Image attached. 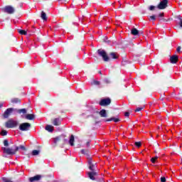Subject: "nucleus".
<instances>
[{
  "label": "nucleus",
  "mask_w": 182,
  "mask_h": 182,
  "mask_svg": "<svg viewBox=\"0 0 182 182\" xmlns=\"http://www.w3.org/2000/svg\"><path fill=\"white\" fill-rule=\"evenodd\" d=\"M167 4H168V1L167 0L161 1L158 5L159 9H166V8H167Z\"/></svg>",
  "instance_id": "nucleus-5"
},
{
  "label": "nucleus",
  "mask_w": 182,
  "mask_h": 182,
  "mask_svg": "<svg viewBox=\"0 0 182 182\" xmlns=\"http://www.w3.org/2000/svg\"><path fill=\"white\" fill-rule=\"evenodd\" d=\"M74 141H75V136L73 135H71L69 140V144L70 146H74Z\"/></svg>",
  "instance_id": "nucleus-16"
},
{
  "label": "nucleus",
  "mask_w": 182,
  "mask_h": 182,
  "mask_svg": "<svg viewBox=\"0 0 182 182\" xmlns=\"http://www.w3.org/2000/svg\"><path fill=\"white\" fill-rule=\"evenodd\" d=\"M2 106H4L3 103H0V107H2Z\"/></svg>",
  "instance_id": "nucleus-42"
},
{
  "label": "nucleus",
  "mask_w": 182,
  "mask_h": 182,
  "mask_svg": "<svg viewBox=\"0 0 182 182\" xmlns=\"http://www.w3.org/2000/svg\"><path fill=\"white\" fill-rule=\"evenodd\" d=\"M46 130H47V132H50V133H51L52 132H53V127L51 125H47L46 127Z\"/></svg>",
  "instance_id": "nucleus-17"
},
{
  "label": "nucleus",
  "mask_w": 182,
  "mask_h": 182,
  "mask_svg": "<svg viewBox=\"0 0 182 182\" xmlns=\"http://www.w3.org/2000/svg\"><path fill=\"white\" fill-rule=\"evenodd\" d=\"M110 103H112V100H110L109 98L101 100L100 102V106H108V105H110Z\"/></svg>",
  "instance_id": "nucleus-6"
},
{
  "label": "nucleus",
  "mask_w": 182,
  "mask_h": 182,
  "mask_svg": "<svg viewBox=\"0 0 182 182\" xmlns=\"http://www.w3.org/2000/svg\"><path fill=\"white\" fill-rule=\"evenodd\" d=\"M4 145L6 146V147H8V146H9V144L8 142V140L5 139L4 141Z\"/></svg>",
  "instance_id": "nucleus-29"
},
{
  "label": "nucleus",
  "mask_w": 182,
  "mask_h": 182,
  "mask_svg": "<svg viewBox=\"0 0 182 182\" xmlns=\"http://www.w3.org/2000/svg\"><path fill=\"white\" fill-rule=\"evenodd\" d=\"M112 121L114 122V123H117L118 122H120V119H119V118L112 117L105 120V122H112Z\"/></svg>",
  "instance_id": "nucleus-13"
},
{
  "label": "nucleus",
  "mask_w": 182,
  "mask_h": 182,
  "mask_svg": "<svg viewBox=\"0 0 182 182\" xmlns=\"http://www.w3.org/2000/svg\"><path fill=\"white\" fill-rule=\"evenodd\" d=\"M18 122L16 120H14L13 119H9L6 123L5 126L7 129H14V127H16L18 126Z\"/></svg>",
  "instance_id": "nucleus-1"
},
{
  "label": "nucleus",
  "mask_w": 182,
  "mask_h": 182,
  "mask_svg": "<svg viewBox=\"0 0 182 182\" xmlns=\"http://www.w3.org/2000/svg\"><path fill=\"white\" fill-rule=\"evenodd\" d=\"M150 19H151L152 21H156V16H151Z\"/></svg>",
  "instance_id": "nucleus-33"
},
{
  "label": "nucleus",
  "mask_w": 182,
  "mask_h": 182,
  "mask_svg": "<svg viewBox=\"0 0 182 182\" xmlns=\"http://www.w3.org/2000/svg\"><path fill=\"white\" fill-rule=\"evenodd\" d=\"M2 150H3V153H5L6 154L14 155L16 153V151L19 150V148L15 147V149H14L11 148L3 147Z\"/></svg>",
  "instance_id": "nucleus-2"
},
{
  "label": "nucleus",
  "mask_w": 182,
  "mask_h": 182,
  "mask_svg": "<svg viewBox=\"0 0 182 182\" xmlns=\"http://www.w3.org/2000/svg\"><path fill=\"white\" fill-rule=\"evenodd\" d=\"M38 154H39V151L38 150H33L32 151V155L33 156H38Z\"/></svg>",
  "instance_id": "nucleus-24"
},
{
  "label": "nucleus",
  "mask_w": 182,
  "mask_h": 182,
  "mask_svg": "<svg viewBox=\"0 0 182 182\" xmlns=\"http://www.w3.org/2000/svg\"><path fill=\"white\" fill-rule=\"evenodd\" d=\"M129 115L130 114L129 112H125L124 114L125 117H129Z\"/></svg>",
  "instance_id": "nucleus-36"
},
{
  "label": "nucleus",
  "mask_w": 182,
  "mask_h": 182,
  "mask_svg": "<svg viewBox=\"0 0 182 182\" xmlns=\"http://www.w3.org/2000/svg\"><path fill=\"white\" fill-rule=\"evenodd\" d=\"M109 55L112 59H117V54L116 53H111Z\"/></svg>",
  "instance_id": "nucleus-21"
},
{
  "label": "nucleus",
  "mask_w": 182,
  "mask_h": 182,
  "mask_svg": "<svg viewBox=\"0 0 182 182\" xmlns=\"http://www.w3.org/2000/svg\"><path fill=\"white\" fill-rule=\"evenodd\" d=\"M149 9H150V11H154V6H151L149 7Z\"/></svg>",
  "instance_id": "nucleus-37"
},
{
  "label": "nucleus",
  "mask_w": 182,
  "mask_h": 182,
  "mask_svg": "<svg viewBox=\"0 0 182 182\" xmlns=\"http://www.w3.org/2000/svg\"><path fill=\"white\" fill-rule=\"evenodd\" d=\"M177 52H180L181 50V47H178L176 48Z\"/></svg>",
  "instance_id": "nucleus-38"
},
{
  "label": "nucleus",
  "mask_w": 182,
  "mask_h": 182,
  "mask_svg": "<svg viewBox=\"0 0 182 182\" xmlns=\"http://www.w3.org/2000/svg\"><path fill=\"white\" fill-rule=\"evenodd\" d=\"M25 118L27 120H33V119H35V115L33 114H28L25 116Z\"/></svg>",
  "instance_id": "nucleus-12"
},
{
  "label": "nucleus",
  "mask_w": 182,
  "mask_h": 182,
  "mask_svg": "<svg viewBox=\"0 0 182 182\" xmlns=\"http://www.w3.org/2000/svg\"><path fill=\"white\" fill-rule=\"evenodd\" d=\"M136 147H140L141 146V142H135Z\"/></svg>",
  "instance_id": "nucleus-30"
},
{
  "label": "nucleus",
  "mask_w": 182,
  "mask_h": 182,
  "mask_svg": "<svg viewBox=\"0 0 182 182\" xmlns=\"http://www.w3.org/2000/svg\"><path fill=\"white\" fill-rule=\"evenodd\" d=\"M157 159H159V157H157V156L151 158V163H156V161L157 160Z\"/></svg>",
  "instance_id": "nucleus-27"
},
{
  "label": "nucleus",
  "mask_w": 182,
  "mask_h": 182,
  "mask_svg": "<svg viewBox=\"0 0 182 182\" xmlns=\"http://www.w3.org/2000/svg\"><path fill=\"white\" fill-rule=\"evenodd\" d=\"M18 148V150H23V151H25L26 150V148L25 147V146L23 145H20L19 146H16Z\"/></svg>",
  "instance_id": "nucleus-22"
},
{
  "label": "nucleus",
  "mask_w": 182,
  "mask_h": 182,
  "mask_svg": "<svg viewBox=\"0 0 182 182\" xmlns=\"http://www.w3.org/2000/svg\"><path fill=\"white\" fill-rule=\"evenodd\" d=\"M99 114L101 117H107V112H106V109H102L100 111Z\"/></svg>",
  "instance_id": "nucleus-11"
},
{
  "label": "nucleus",
  "mask_w": 182,
  "mask_h": 182,
  "mask_svg": "<svg viewBox=\"0 0 182 182\" xmlns=\"http://www.w3.org/2000/svg\"><path fill=\"white\" fill-rule=\"evenodd\" d=\"M143 107H138L135 109V112H141L142 110Z\"/></svg>",
  "instance_id": "nucleus-32"
},
{
  "label": "nucleus",
  "mask_w": 182,
  "mask_h": 182,
  "mask_svg": "<svg viewBox=\"0 0 182 182\" xmlns=\"http://www.w3.org/2000/svg\"><path fill=\"white\" fill-rule=\"evenodd\" d=\"M87 146H89V142L87 143Z\"/></svg>",
  "instance_id": "nucleus-43"
},
{
  "label": "nucleus",
  "mask_w": 182,
  "mask_h": 182,
  "mask_svg": "<svg viewBox=\"0 0 182 182\" xmlns=\"http://www.w3.org/2000/svg\"><path fill=\"white\" fill-rule=\"evenodd\" d=\"M59 140H60V138H59V137L55 138V139H54V143H58V141H59Z\"/></svg>",
  "instance_id": "nucleus-34"
},
{
  "label": "nucleus",
  "mask_w": 182,
  "mask_h": 182,
  "mask_svg": "<svg viewBox=\"0 0 182 182\" xmlns=\"http://www.w3.org/2000/svg\"><path fill=\"white\" fill-rule=\"evenodd\" d=\"M53 124H54V126H59V124H60V120L58 118H55L53 121Z\"/></svg>",
  "instance_id": "nucleus-15"
},
{
  "label": "nucleus",
  "mask_w": 182,
  "mask_h": 182,
  "mask_svg": "<svg viewBox=\"0 0 182 182\" xmlns=\"http://www.w3.org/2000/svg\"><path fill=\"white\" fill-rule=\"evenodd\" d=\"M41 18L43 21H47L48 18L46 17V14L43 11L41 12Z\"/></svg>",
  "instance_id": "nucleus-19"
},
{
  "label": "nucleus",
  "mask_w": 182,
  "mask_h": 182,
  "mask_svg": "<svg viewBox=\"0 0 182 182\" xmlns=\"http://www.w3.org/2000/svg\"><path fill=\"white\" fill-rule=\"evenodd\" d=\"M18 33H20V35H26V31L24 30H18Z\"/></svg>",
  "instance_id": "nucleus-23"
},
{
  "label": "nucleus",
  "mask_w": 182,
  "mask_h": 182,
  "mask_svg": "<svg viewBox=\"0 0 182 182\" xmlns=\"http://www.w3.org/2000/svg\"><path fill=\"white\" fill-rule=\"evenodd\" d=\"M178 18L180 21L179 25H180L181 28H182V18H181V16H178Z\"/></svg>",
  "instance_id": "nucleus-28"
},
{
  "label": "nucleus",
  "mask_w": 182,
  "mask_h": 182,
  "mask_svg": "<svg viewBox=\"0 0 182 182\" xmlns=\"http://www.w3.org/2000/svg\"><path fill=\"white\" fill-rule=\"evenodd\" d=\"M12 103H18V99L14 98L11 100Z\"/></svg>",
  "instance_id": "nucleus-31"
},
{
  "label": "nucleus",
  "mask_w": 182,
  "mask_h": 182,
  "mask_svg": "<svg viewBox=\"0 0 182 182\" xmlns=\"http://www.w3.org/2000/svg\"><path fill=\"white\" fill-rule=\"evenodd\" d=\"M161 182H166V178L165 177H161Z\"/></svg>",
  "instance_id": "nucleus-35"
},
{
  "label": "nucleus",
  "mask_w": 182,
  "mask_h": 182,
  "mask_svg": "<svg viewBox=\"0 0 182 182\" xmlns=\"http://www.w3.org/2000/svg\"><path fill=\"white\" fill-rule=\"evenodd\" d=\"M1 134V136H6L8 134V132H6V130H2Z\"/></svg>",
  "instance_id": "nucleus-26"
},
{
  "label": "nucleus",
  "mask_w": 182,
  "mask_h": 182,
  "mask_svg": "<svg viewBox=\"0 0 182 182\" xmlns=\"http://www.w3.org/2000/svg\"><path fill=\"white\" fill-rule=\"evenodd\" d=\"M170 60L171 63H177V62L178 61V56H177L176 55H172L170 58Z\"/></svg>",
  "instance_id": "nucleus-10"
},
{
  "label": "nucleus",
  "mask_w": 182,
  "mask_h": 182,
  "mask_svg": "<svg viewBox=\"0 0 182 182\" xmlns=\"http://www.w3.org/2000/svg\"><path fill=\"white\" fill-rule=\"evenodd\" d=\"M131 33H132V35H134V36H136V35H139V30L136 28H133L131 31Z\"/></svg>",
  "instance_id": "nucleus-18"
},
{
  "label": "nucleus",
  "mask_w": 182,
  "mask_h": 182,
  "mask_svg": "<svg viewBox=\"0 0 182 182\" xmlns=\"http://www.w3.org/2000/svg\"><path fill=\"white\" fill-rule=\"evenodd\" d=\"M18 113H26V109H21L18 110Z\"/></svg>",
  "instance_id": "nucleus-25"
},
{
  "label": "nucleus",
  "mask_w": 182,
  "mask_h": 182,
  "mask_svg": "<svg viewBox=\"0 0 182 182\" xmlns=\"http://www.w3.org/2000/svg\"><path fill=\"white\" fill-rule=\"evenodd\" d=\"M14 108H8L4 113V119H8L11 116L12 112H14Z\"/></svg>",
  "instance_id": "nucleus-7"
},
{
  "label": "nucleus",
  "mask_w": 182,
  "mask_h": 182,
  "mask_svg": "<svg viewBox=\"0 0 182 182\" xmlns=\"http://www.w3.org/2000/svg\"><path fill=\"white\" fill-rule=\"evenodd\" d=\"M164 16V14H163V13H161V14H159V16H161V17Z\"/></svg>",
  "instance_id": "nucleus-40"
},
{
  "label": "nucleus",
  "mask_w": 182,
  "mask_h": 182,
  "mask_svg": "<svg viewBox=\"0 0 182 182\" xmlns=\"http://www.w3.org/2000/svg\"><path fill=\"white\" fill-rule=\"evenodd\" d=\"M88 164H89V168H90V170L93 171V167H94V166H93V164H92V160H91V159H90V160L88 161Z\"/></svg>",
  "instance_id": "nucleus-20"
},
{
  "label": "nucleus",
  "mask_w": 182,
  "mask_h": 182,
  "mask_svg": "<svg viewBox=\"0 0 182 182\" xmlns=\"http://www.w3.org/2000/svg\"><path fill=\"white\" fill-rule=\"evenodd\" d=\"M81 153H82V154H85V149L81 150Z\"/></svg>",
  "instance_id": "nucleus-41"
},
{
  "label": "nucleus",
  "mask_w": 182,
  "mask_h": 182,
  "mask_svg": "<svg viewBox=\"0 0 182 182\" xmlns=\"http://www.w3.org/2000/svg\"><path fill=\"white\" fill-rule=\"evenodd\" d=\"M18 129L21 132H28V130H29V129H31V124L28 122L22 123L19 125Z\"/></svg>",
  "instance_id": "nucleus-4"
},
{
  "label": "nucleus",
  "mask_w": 182,
  "mask_h": 182,
  "mask_svg": "<svg viewBox=\"0 0 182 182\" xmlns=\"http://www.w3.org/2000/svg\"><path fill=\"white\" fill-rule=\"evenodd\" d=\"M4 12H6V14H14V12H15V9L11 6L4 7Z\"/></svg>",
  "instance_id": "nucleus-8"
},
{
  "label": "nucleus",
  "mask_w": 182,
  "mask_h": 182,
  "mask_svg": "<svg viewBox=\"0 0 182 182\" xmlns=\"http://www.w3.org/2000/svg\"><path fill=\"white\" fill-rule=\"evenodd\" d=\"M96 175V172H89L88 176L90 180H95V176Z\"/></svg>",
  "instance_id": "nucleus-14"
},
{
  "label": "nucleus",
  "mask_w": 182,
  "mask_h": 182,
  "mask_svg": "<svg viewBox=\"0 0 182 182\" xmlns=\"http://www.w3.org/2000/svg\"><path fill=\"white\" fill-rule=\"evenodd\" d=\"M97 53L98 55H100V56H102L105 62H109V56H107V53H106V51H105V50L100 49L97 50Z\"/></svg>",
  "instance_id": "nucleus-3"
},
{
  "label": "nucleus",
  "mask_w": 182,
  "mask_h": 182,
  "mask_svg": "<svg viewBox=\"0 0 182 182\" xmlns=\"http://www.w3.org/2000/svg\"><path fill=\"white\" fill-rule=\"evenodd\" d=\"M100 83L99 81H94V85H100Z\"/></svg>",
  "instance_id": "nucleus-39"
},
{
  "label": "nucleus",
  "mask_w": 182,
  "mask_h": 182,
  "mask_svg": "<svg viewBox=\"0 0 182 182\" xmlns=\"http://www.w3.org/2000/svg\"><path fill=\"white\" fill-rule=\"evenodd\" d=\"M42 178V176L41 175H37L33 177H31L29 178L30 182H33V181H39Z\"/></svg>",
  "instance_id": "nucleus-9"
}]
</instances>
